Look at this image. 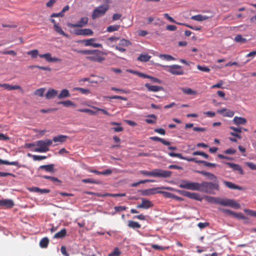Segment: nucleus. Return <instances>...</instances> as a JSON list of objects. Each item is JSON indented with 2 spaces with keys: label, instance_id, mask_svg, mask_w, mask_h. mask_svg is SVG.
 <instances>
[{
  "label": "nucleus",
  "instance_id": "nucleus-1",
  "mask_svg": "<svg viewBox=\"0 0 256 256\" xmlns=\"http://www.w3.org/2000/svg\"><path fill=\"white\" fill-rule=\"evenodd\" d=\"M206 198L208 202L210 203L218 204L222 206H228L236 209H238L240 208V204L234 200L221 198L212 196H208Z\"/></svg>",
  "mask_w": 256,
  "mask_h": 256
},
{
  "label": "nucleus",
  "instance_id": "nucleus-2",
  "mask_svg": "<svg viewBox=\"0 0 256 256\" xmlns=\"http://www.w3.org/2000/svg\"><path fill=\"white\" fill-rule=\"evenodd\" d=\"M140 174L146 176H152L154 177H160L166 178L171 176L172 172L162 170L160 169H154L152 171L141 170Z\"/></svg>",
  "mask_w": 256,
  "mask_h": 256
},
{
  "label": "nucleus",
  "instance_id": "nucleus-3",
  "mask_svg": "<svg viewBox=\"0 0 256 256\" xmlns=\"http://www.w3.org/2000/svg\"><path fill=\"white\" fill-rule=\"evenodd\" d=\"M52 140L49 139L40 140L36 142V147L34 151L38 152H45L49 150V146L52 145Z\"/></svg>",
  "mask_w": 256,
  "mask_h": 256
},
{
  "label": "nucleus",
  "instance_id": "nucleus-4",
  "mask_svg": "<svg viewBox=\"0 0 256 256\" xmlns=\"http://www.w3.org/2000/svg\"><path fill=\"white\" fill-rule=\"evenodd\" d=\"M109 8L108 4L100 5L94 9L92 14V18L95 20L105 14Z\"/></svg>",
  "mask_w": 256,
  "mask_h": 256
},
{
  "label": "nucleus",
  "instance_id": "nucleus-5",
  "mask_svg": "<svg viewBox=\"0 0 256 256\" xmlns=\"http://www.w3.org/2000/svg\"><path fill=\"white\" fill-rule=\"evenodd\" d=\"M167 68L166 71L174 75H182L184 74V70L182 66L178 64H173L165 66Z\"/></svg>",
  "mask_w": 256,
  "mask_h": 256
},
{
  "label": "nucleus",
  "instance_id": "nucleus-6",
  "mask_svg": "<svg viewBox=\"0 0 256 256\" xmlns=\"http://www.w3.org/2000/svg\"><path fill=\"white\" fill-rule=\"evenodd\" d=\"M199 186L200 184L198 182L184 180L179 185V186L181 188L187 190H200Z\"/></svg>",
  "mask_w": 256,
  "mask_h": 256
},
{
  "label": "nucleus",
  "instance_id": "nucleus-7",
  "mask_svg": "<svg viewBox=\"0 0 256 256\" xmlns=\"http://www.w3.org/2000/svg\"><path fill=\"white\" fill-rule=\"evenodd\" d=\"M104 52L100 50V53H96L92 56H88L86 58L90 61L102 62L104 60V58L102 56Z\"/></svg>",
  "mask_w": 256,
  "mask_h": 256
},
{
  "label": "nucleus",
  "instance_id": "nucleus-8",
  "mask_svg": "<svg viewBox=\"0 0 256 256\" xmlns=\"http://www.w3.org/2000/svg\"><path fill=\"white\" fill-rule=\"evenodd\" d=\"M88 21V18L87 17H82L76 24L68 23V26L70 28H82L86 26Z\"/></svg>",
  "mask_w": 256,
  "mask_h": 256
},
{
  "label": "nucleus",
  "instance_id": "nucleus-9",
  "mask_svg": "<svg viewBox=\"0 0 256 256\" xmlns=\"http://www.w3.org/2000/svg\"><path fill=\"white\" fill-rule=\"evenodd\" d=\"M96 41V38H91L90 39L82 40L80 42L84 44L85 46H90L93 48H102V45L101 44L95 43L94 42Z\"/></svg>",
  "mask_w": 256,
  "mask_h": 256
},
{
  "label": "nucleus",
  "instance_id": "nucleus-10",
  "mask_svg": "<svg viewBox=\"0 0 256 256\" xmlns=\"http://www.w3.org/2000/svg\"><path fill=\"white\" fill-rule=\"evenodd\" d=\"M180 192V194L184 196L199 201L202 200V198L200 197V195L198 194L195 192H190L188 191L184 190Z\"/></svg>",
  "mask_w": 256,
  "mask_h": 256
},
{
  "label": "nucleus",
  "instance_id": "nucleus-11",
  "mask_svg": "<svg viewBox=\"0 0 256 256\" xmlns=\"http://www.w3.org/2000/svg\"><path fill=\"white\" fill-rule=\"evenodd\" d=\"M219 210L221 212H223L224 213L232 215L234 218H236L239 219H244L245 216L242 214V213H237L236 212H234L231 210H228V209H225L223 208H220Z\"/></svg>",
  "mask_w": 256,
  "mask_h": 256
},
{
  "label": "nucleus",
  "instance_id": "nucleus-12",
  "mask_svg": "<svg viewBox=\"0 0 256 256\" xmlns=\"http://www.w3.org/2000/svg\"><path fill=\"white\" fill-rule=\"evenodd\" d=\"M159 189H164V190H171V188L170 187H157V188H149V189L144 190L143 192V194L148 196V195L154 194H160V192H159L160 191L157 190H159Z\"/></svg>",
  "mask_w": 256,
  "mask_h": 256
},
{
  "label": "nucleus",
  "instance_id": "nucleus-13",
  "mask_svg": "<svg viewBox=\"0 0 256 256\" xmlns=\"http://www.w3.org/2000/svg\"><path fill=\"white\" fill-rule=\"evenodd\" d=\"M142 203L136 206L138 208L148 209L154 206L152 202L148 200H146L144 198H142Z\"/></svg>",
  "mask_w": 256,
  "mask_h": 256
},
{
  "label": "nucleus",
  "instance_id": "nucleus-14",
  "mask_svg": "<svg viewBox=\"0 0 256 256\" xmlns=\"http://www.w3.org/2000/svg\"><path fill=\"white\" fill-rule=\"evenodd\" d=\"M74 34L78 36H92L94 32L89 28L78 29L74 30Z\"/></svg>",
  "mask_w": 256,
  "mask_h": 256
},
{
  "label": "nucleus",
  "instance_id": "nucleus-15",
  "mask_svg": "<svg viewBox=\"0 0 256 256\" xmlns=\"http://www.w3.org/2000/svg\"><path fill=\"white\" fill-rule=\"evenodd\" d=\"M224 164L228 165L230 168H231L233 170L237 171L240 174H244V170L238 164H236L234 163H231L230 162H224Z\"/></svg>",
  "mask_w": 256,
  "mask_h": 256
},
{
  "label": "nucleus",
  "instance_id": "nucleus-16",
  "mask_svg": "<svg viewBox=\"0 0 256 256\" xmlns=\"http://www.w3.org/2000/svg\"><path fill=\"white\" fill-rule=\"evenodd\" d=\"M207 193L213 194L214 190H219V184L216 182L214 183L207 182Z\"/></svg>",
  "mask_w": 256,
  "mask_h": 256
},
{
  "label": "nucleus",
  "instance_id": "nucleus-17",
  "mask_svg": "<svg viewBox=\"0 0 256 256\" xmlns=\"http://www.w3.org/2000/svg\"><path fill=\"white\" fill-rule=\"evenodd\" d=\"M2 87L4 88L6 90H19L21 92H23V90L22 88L18 85H14L12 86L8 84H3L2 86Z\"/></svg>",
  "mask_w": 256,
  "mask_h": 256
},
{
  "label": "nucleus",
  "instance_id": "nucleus-18",
  "mask_svg": "<svg viewBox=\"0 0 256 256\" xmlns=\"http://www.w3.org/2000/svg\"><path fill=\"white\" fill-rule=\"evenodd\" d=\"M217 112L220 114H222L224 116L230 118L232 117L234 114L232 110H227L224 108L218 110H217Z\"/></svg>",
  "mask_w": 256,
  "mask_h": 256
},
{
  "label": "nucleus",
  "instance_id": "nucleus-19",
  "mask_svg": "<svg viewBox=\"0 0 256 256\" xmlns=\"http://www.w3.org/2000/svg\"><path fill=\"white\" fill-rule=\"evenodd\" d=\"M39 56L41 58L46 59L48 62H58L60 60L57 58H52L50 53L39 54Z\"/></svg>",
  "mask_w": 256,
  "mask_h": 256
},
{
  "label": "nucleus",
  "instance_id": "nucleus-20",
  "mask_svg": "<svg viewBox=\"0 0 256 256\" xmlns=\"http://www.w3.org/2000/svg\"><path fill=\"white\" fill-rule=\"evenodd\" d=\"M14 206V202L12 200H0V206H4L6 208H12Z\"/></svg>",
  "mask_w": 256,
  "mask_h": 256
},
{
  "label": "nucleus",
  "instance_id": "nucleus-21",
  "mask_svg": "<svg viewBox=\"0 0 256 256\" xmlns=\"http://www.w3.org/2000/svg\"><path fill=\"white\" fill-rule=\"evenodd\" d=\"M144 86L147 88L148 91L149 92H157L163 90V88L162 86H152L148 83L145 84Z\"/></svg>",
  "mask_w": 256,
  "mask_h": 256
},
{
  "label": "nucleus",
  "instance_id": "nucleus-22",
  "mask_svg": "<svg viewBox=\"0 0 256 256\" xmlns=\"http://www.w3.org/2000/svg\"><path fill=\"white\" fill-rule=\"evenodd\" d=\"M58 95V91L53 89L50 88L48 90L46 94V98L48 100L53 98L55 96Z\"/></svg>",
  "mask_w": 256,
  "mask_h": 256
},
{
  "label": "nucleus",
  "instance_id": "nucleus-23",
  "mask_svg": "<svg viewBox=\"0 0 256 256\" xmlns=\"http://www.w3.org/2000/svg\"><path fill=\"white\" fill-rule=\"evenodd\" d=\"M224 184L228 188L233 189V190H242L243 188L242 186L236 185L230 182H228L226 180L224 181Z\"/></svg>",
  "mask_w": 256,
  "mask_h": 256
},
{
  "label": "nucleus",
  "instance_id": "nucleus-24",
  "mask_svg": "<svg viewBox=\"0 0 256 256\" xmlns=\"http://www.w3.org/2000/svg\"><path fill=\"white\" fill-rule=\"evenodd\" d=\"M54 164L42 165L39 167L38 169L44 170L47 172H54Z\"/></svg>",
  "mask_w": 256,
  "mask_h": 256
},
{
  "label": "nucleus",
  "instance_id": "nucleus-25",
  "mask_svg": "<svg viewBox=\"0 0 256 256\" xmlns=\"http://www.w3.org/2000/svg\"><path fill=\"white\" fill-rule=\"evenodd\" d=\"M234 124L236 125H244L246 122V120L245 118L242 117L235 116L233 119Z\"/></svg>",
  "mask_w": 256,
  "mask_h": 256
},
{
  "label": "nucleus",
  "instance_id": "nucleus-26",
  "mask_svg": "<svg viewBox=\"0 0 256 256\" xmlns=\"http://www.w3.org/2000/svg\"><path fill=\"white\" fill-rule=\"evenodd\" d=\"M70 94L69 90L68 89L62 90L59 94L58 95V99H63L70 97Z\"/></svg>",
  "mask_w": 256,
  "mask_h": 256
},
{
  "label": "nucleus",
  "instance_id": "nucleus-27",
  "mask_svg": "<svg viewBox=\"0 0 256 256\" xmlns=\"http://www.w3.org/2000/svg\"><path fill=\"white\" fill-rule=\"evenodd\" d=\"M68 136L64 135H58L53 138L52 141L55 142L63 143L66 142Z\"/></svg>",
  "mask_w": 256,
  "mask_h": 256
},
{
  "label": "nucleus",
  "instance_id": "nucleus-28",
  "mask_svg": "<svg viewBox=\"0 0 256 256\" xmlns=\"http://www.w3.org/2000/svg\"><path fill=\"white\" fill-rule=\"evenodd\" d=\"M147 118H146L145 122L149 124H156L157 120V116L154 114H149L147 116Z\"/></svg>",
  "mask_w": 256,
  "mask_h": 256
},
{
  "label": "nucleus",
  "instance_id": "nucleus-29",
  "mask_svg": "<svg viewBox=\"0 0 256 256\" xmlns=\"http://www.w3.org/2000/svg\"><path fill=\"white\" fill-rule=\"evenodd\" d=\"M150 139L154 140V141H158L162 142V144L166 145V146H170V142L166 140H165L159 138L158 136H152L150 138Z\"/></svg>",
  "mask_w": 256,
  "mask_h": 256
},
{
  "label": "nucleus",
  "instance_id": "nucleus-30",
  "mask_svg": "<svg viewBox=\"0 0 256 256\" xmlns=\"http://www.w3.org/2000/svg\"><path fill=\"white\" fill-rule=\"evenodd\" d=\"M208 18V16H203L202 14H198L196 16H192L191 17V19L194 20L202 22L204 20H207Z\"/></svg>",
  "mask_w": 256,
  "mask_h": 256
},
{
  "label": "nucleus",
  "instance_id": "nucleus-31",
  "mask_svg": "<svg viewBox=\"0 0 256 256\" xmlns=\"http://www.w3.org/2000/svg\"><path fill=\"white\" fill-rule=\"evenodd\" d=\"M30 190L32 192H40V194L48 193L50 192V190L48 189H41L38 187H32L30 188Z\"/></svg>",
  "mask_w": 256,
  "mask_h": 256
},
{
  "label": "nucleus",
  "instance_id": "nucleus-32",
  "mask_svg": "<svg viewBox=\"0 0 256 256\" xmlns=\"http://www.w3.org/2000/svg\"><path fill=\"white\" fill-rule=\"evenodd\" d=\"M54 28L55 31L58 34H60L66 38L69 37V36L68 34H66L62 30V28L60 26H59L56 24H54Z\"/></svg>",
  "mask_w": 256,
  "mask_h": 256
},
{
  "label": "nucleus",
  "instance_id": "nucleus-33",
  "mask_svg": "<svg viewBox=\"0 0 256 256\" xmlns=\"http://www.w3.org/2000/svg\"><path fill=\"white\" fill-rule=\"evenodd\" d=\"M78 52L84 54H91L92 56L94 54L100 53V50H80L78 51Z\"/></svg>",
  "mask_w": 256,
  "mask_h": 256
},
{
  "label": "nucleus",
  "instance_id": "nucleus-34",
  "mask_svg": "<svg viewBox=\"0 0 256 256\" xmlns=\"http://www.w3.org/2000/svg\"><path fill=\"white\" fill-rule=\"evenodd\" d=\"M78 52L84 54H91L92 56L94 54L100 53V50H80L78 51Z\"/></svg>",
  "mask_w": 256,
  "mask_h": 256
},
{
  "label": "nucleus",
  "instance_id": "nucleus-35",
  "mask_svg": "<svg viewBox=\"0 0 256 256\" xmlns=\"http://www.w3.org/2000/svg\"><path fill=\"white\" fill-rule=\"evenodd\" d=\"M66 228H63L60 232L56 233L54 236V238H62L66 236Z\"/></svg>",
  "mask_w": 256,
  "mask_h": 256
},
{
  "label": "nucleus",
  "instance_id": "nucleus-36",
  "mask_svg": "<svg viewBox=\"0 0 256 256\" xmlns=\"http://www.w3.org/2000/svg\"><path fill=\"white\" fill-rule=\"evenodd\" d=\"M151 56L148 54H141L138 58V60L142 62H148Z\"/></svg>",
  "mask_w": 256,
  "mask_h": 256
},
{
  "label": "nucleus",
  "instance_id": "nucleus-37",
  "mask_svg": "<svg viewBox=\"0 0 256 256\" xmlns=\"http://www.w3.org/2000/svg\"><path fill=\"white\" fill-rule=\"evenodd\" d=\"M198 172L202 174L204 176H208V178L210 180H214V182H216V177L212 173L204 171Z\"/></svg>",
  "mask_w": 256,
  "mask_h": 256
},
{
  "label": "nucleus",
  "instance_id": "nucleus-38",
  "mask_svg": "<svg viewBox=\"0 0 256 256\" xmlns=\"http://www.w3.org/2000/svg\"><path fill=\"white\" fill-rule=\"evenodd\" d=\"M49 244V240L48 238L45 237L42 238L40 242V246L42 248H46L48 247Z\"/></svg>",
  "mask_w": 256,
  "mask_h": 256
},
{
  "label": "nucleus",
  "instance_id": "nucleus-39",
  "mask_svg": "<svg viewBox=\"0 0 256 256\" xmlns=\"http://www.w3.org/2000/svg\"><path fill=\"white\" fill-rule=\"evenodd\" d=\"M58 104H62L65 107L74 106H76L75 104L70 100L58 102Z\"/></svg>",
  "mask_w": 256,
  "mask_h": 256
},
{
  "label": "nucleus",
  "instance_id": "nucleus-40",
  "mask_svg": "<svg viewBox=\"0 0 256 256\" xmlns=\"http://www.w3.org/2000/svg\"><path fill=\"white\" fill-rule=\"evenodd\" d=\"M182 92L186 94H196V92L192 90V88H182Z\"/></svg>",
  "mask_w": 256,
  "mask_h": 256
},
{
  "label": "nucleus",
  "instance_id": "nucleus-41",
  "mask_svg": "<svg viewBox=\"0 0 256 256\" xmlns=\"http://www.w3.org/2000/svg\"><path fill=\"white\" fill-rule=\"evenodd\" d=\"M128 226L133 228H140V224L138 222L129 220L128 222Z\"/></svg>",
  "mask_w": 256,
  "mask_h": 256
},
{
  "label": "nucleus",
  "instance_id": "nucleus-42",
  "mask_svg": "<svg viewBox=\"0 0 256 256\" xmlns=\"http://www.w3.org/2000/svg\"><path fill=\"white\" fill-rule=\"evenodd\" d=\"M18 164L19 163L17 161L10 162L8 161L2 160L0 158V164H6L18 166Z\"/></svg>",
  "mask_w": 256,
  "mask_h": 256
},
{
  "label": "nucleus",
  "instance_id": "nucleus-43",
  "mask_svg": "<svg viewBox=\"0 0 256 256\" xmlns=\"http://www.w3.org/2000/svg\"><path fill=\"white\" fill-rule=\"evenodd\" d=\"M199 184L200 190H198L207 193V182H204L202 183H199Z\"/></svg>",
  "mask_w": 256,
  "mask_h": 256
},
{
  "label": "nucleus",
  "instance_id": "nucleus-44",
  "mask_svg": "<svg viewBox=\"0 0 256 256\" xmlns=\"http://www.w3.org/2000/svg\"><path fill=\"white\" fill-rule=\"evenodd\" d=\"M159 57L160 58L165 60L167 61L174 60H175V58L171 56L170 55L167 54H161L160 55Z\"/></svg>",
  "mask_w": 256,
  "mask_h": 256
},
{
  "label": "nucleus",
  "instance_id": "nucleus-45",
  "mask_svg": "<svg viewBox=\"0 0 256 256\" xmlns=\"http://www.w3.org/2000/svg\"><path fill=\"white\" fill-rule=\"evenodd\" d=\"M112 125H117L118 126V127L113 128L112 129L116 132H120L123 130L124 128L120 126V123L112 122H110Z\"/></svg>",
  "mask_w": 256,
  "mask_h": 256
},
{
  "label": "nucleus",
  "instance_id": "nucleus-46",
  "mask_svg": "<svg viewBox=\"0 0 256 256\" xmlns=\"http://www.w3.org/2000/svg\"><path fill=\"white\" fill-rule=\"evenodd\" d=\"M120 26L119 25H112L107 27L106 30L108 32L117 31L119 30Z\"/></svg>",
  "mask_w": 256,
  "mask_h": 256
},
{
  "label": "nucleus",
  "instance_id": "nucleus-47",
  "mask_svg": "<svg viewBox=\"0 0 256 256\" xmlns=\"http://www.w3.org/2000/svg\"><path fill=\"white\" fill-rule=\"evenodd\" d=\"M160 194H163V196L166 198H176V196L174 194L168 192H164V191H160Z\"/></svg>",
  "mask_w": 256,
  "mask_h": 256
},
{
  "label": "nucleus",
  "instance_id": "nucleus-48",
  "mask_svg": "<svg viewBox=\"0 0 256 256\" xmlns=\"http://www.w3.org/2000/svg\"><path fill=\"white\" fill-rule=\"evenodd\" d=\"M234 40L238 42L244 43L246 42V40L244 38L242 35L238 34L234 38Z\"/></svg>",
  "mask_w": 256,
  "mask_h": 256
},
{
  "label": "nucleus",
  "instance_id": "nucleus-49",
  "mask_svg": "<svg viewBox=\"0 0 256 256\" xmlns=\"http://www.w3.org/2000/svg\"><path fill=\"white\" fill-rule=\"evenodd\" d=\"M74 90H78L82 94H87L90 93V90L87 88H74Z\"/></svg>",
  "mask_w": 256,
  "mask_h": 256
},
{
  "label": "nucleus",
  "instance_id": "nucleus-50",
  "mask_svg": "<svg viewBox=\"0 0 256 256\" xmlns=\"http://www.w3.org/2000/svg\"><path fill=\"white\" fill-rule=\"evenodd\" d=\"M28 55L31 56L32 58H36L38 54V51L37 50H30L27 52Z\"/></svg>",
  "mask_w": 256,
  "mask_h": 256
},
{
  "label": "nucleus",
  "instance_id": "nucleus-51",
  "mask_svg": "<svg viewBox=\"0 0 256 256\" xmlns=\"http://www.w3.org/2000/svg\"><path fill=\"white\" fill-rule=\"evenodd\" d=\"M132 43L128 40L122 38L120 42V45L127 46L130 45H131Z\"/></svg>",
  "mask_w": 256,
  "mask_h": 256
},
{
  "label": "nucleus",
  "instance_id": "nucleus-52",
  "mask_svg": "<svg viewBox=\"0 0 256 256\" xmlns=\"http://www.w3.org/2000/svg\"><path fill=\"white\" fill-rule=\"evenodd\" d=\"M79 112L89 113L91 115H94L96 114V112L88 108H82L78 110Z\"/></svg>",
  "mask_w": 256,
  "mask_h": 256
},
{
  "label": "nucleus",
  "instance_id": "nucleus-53",
  "mask_svg": "<svg viewBox=\"0 0 256 256\" xmlns=\"http://www.w3.org/2000/svg\"><path fill=\"white\" fill-rule=\"evenodd\" d=\"M197 68L200 71L207 72H210V68H208V66H202L199 64L197 66Z\"/></svg>",
  "mask_w": 256,
  "mask_h": 256
},
{
  "label": "nucleus",
  "instance_id": "nucleus-54",
  "mask_svg": "<svg viewBox=\"0 0 256 256\" xmlns=\"http://www.w3.org/2000/svg\"><path fill=\"white\" fill-rule=\"evenodd\" d=\"M193 156H204L206 158H208V155L203 152L196 151L192 153Z\"/></svg>",
  "mask_w": 256,
  "mask_h": 256
},
{
  "label": "nucleus",
  "instance_id": "nucleus-55",
  "mask_svg": "<svg viewBox=\"0 0 256 256\" xmlns=\"http://www.w3.org/2000/svg\"><path fill=\"white\" fill-rule=\"evenodd\" d=\"M199 162H200V164H202L206 166L215 167L216 166V164L211 163L204 160H200Z\"/></svg>",
  "mask_w": 256,
  "mask_h": 256
},
{
  "label": "nucleus",
  "instance_id": "nucleus-56",
  "mask_svg": "<svg viewBox=\"0 0 256 256\" xmlns=\"http://www.w3.org/2000/svg\"><path fill=\"white\" fill-rule=\"evenodd\" d=\"M42 178H45V179H48L50 180L51 181L53 182H60V180L56 178L51 176H41Z\"/></svg>",
  "mask_w": 256,
  "mask_h": 256
},
{
  "label": "nucleus",
  "instance_id": "nucleus-57",
  "mask_svg": "<svg viewBox=\"0 0 256 256\" xmlns=\"http://www.w3.org/2000/svg\"><path fill=\"white\" fill-rule=\"evenodd\" d=\"M120 252L118 248H115L114 250L108 254V256H118Z\"/></svg>",
  "mask_w": 256,
  "mask_h": 256
},
{
  "label": "nucleus",
  "instance_id": "nucleus-58",
  "mask_svg": "<svg viewBox=\"0 0 256 256\" xmlns=\"http://www.w3.org/2000/svg\"><path fill=\"white\" fill-rule=\"evenodd\" d=\"M245 164L251 170H256V164L252 162H245Z\"/></svg>",
  "mask_w": 256,
  "mask_h": 256
},
{
  "label": "nucleus",
  "instance_id": "nucleus-59",
  "mask_svg": "<svg viewBox=\"0 0 256 256\" xmlns=\"http://www.w3.org/2000/svg\"><path fill=\"white\" fill-rule=\"evenodd\" d=\"M44 88H40L39 89L36 90L34 92V94L38 96H42L44 95Z\"/></svg>",
  "mask_w": 256,
  "mask_h": 256
},
{
  "label": "nucleus",
  "instance_id": "nucleus-60",
  "mask_svg": "<svg viewBox=\"0 0 256 256\" xmlns=\"http://www.w3.org/2000/svg\"><path fill=\"white\" fill-rule=\"evenodd\" d=\"M103 196H111L112 197H116V196H126L125 193H122V194H105Z\"/></svg>",
  "mask_w": 256,
  "mask_h": 256
},
{
  "label": "nucleus",
  "instance_id": "nucleus-61",
  "mask_svg": "<svg viewBox=\"0 0 256 256\" xmlns=\"http://www.w3.org/2000/svg\"><path fill=\"white\" fill-rule=\"evenodd\" d=\"M0 54H11L14 56L16 54V53L13 50L0 52Z\"/></svg>",
  "mask_w": 256,
  "mask_h": 256
},
{
  "label": "nucleus",
  "instance_id": "nucleus-62",
  "mask_svg": "<svg viewBox=\"0 0 256 256\" xmlns=\"http://www.w3.org/2000/svg\"><path fill=\"white\" fill-rule=\"evenodd\" d=\"M92 108L96 110L97 111L102 112L104 114H106V115H107L108 116H111V114L110 113H108L106 110H105L104 109L99 108H98L96 106H93Z\"/></svg>",
  "mask_w": 256,
  "mask_h": 256
},
{
  "label": "nucleus",
  "instance_id": "nucleus-63",
  "mask_svg": "<svg viewBox=\"0 0 256 256\" xmlns=\"http://www.w3.org/2000/svg\"><path fill=\"white\" fill-rule=\"evenodd\" d=\"M168 155L172 157H176L180 159L184 158V156L180 154L171 152L168 153Z\"/></svg>",
  "mask_w": 256,
  "mask_h": 256
},
{
  "label": "nucleus",
  "instance_id": "nucleus-64",
  "mask_svg": "<svg viewBox=\"0 0 256 256\" xmlns=\"http://www.w3.org/2000/svg\"><path fill=\"white\" fill-rule=\"evenodd\" d=\"M32 156L34 160H41L46 158V156H40L37 155H32Z\"/></svg>",
  "mask_w": 256,
  "mask_h": 256
}]
</instances>
